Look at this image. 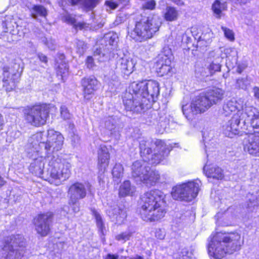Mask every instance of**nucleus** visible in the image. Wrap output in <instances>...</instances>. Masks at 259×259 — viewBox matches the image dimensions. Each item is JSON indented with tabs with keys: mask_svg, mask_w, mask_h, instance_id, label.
Here are the masks:
<instances>
[{
	"mask_svg": "<svg viewBox=\"0 0 259 259\" xmlns=\"http://www.w3.org/2000/svg\"><path fill=\"white\" fill-rule=\"evenodd\" d=\"M223 110L226 116L236 111L225 124L223 129L226 136L232 137L237 134L239 125L250 124L254 128H259V112L256 108L247 105L243 98L232 99L224 105Z\"/></svg>",
	"mask_w": 259,
	"mask_h": 259,
	"instance_id": "f257e3e1",
	"label": "nucleus"
},
{
	"mask_svg": "<svg viewBox=\"0 0 259 259\" xmlns=\"http://www.w3.org/2000/svg\"><path fill=\"white\" fill-rule=\"evenodd\" d=\"M159 94V83L154 80L132 82L123 97L126 110L141 112L151 107Z\"/></svg>",
	"mask_w": 259,
	"mask_h": 259,
	"instance_id": "f03ea898",
	"label": "nucleus"
},
{
	"mask_svg": "<svg viewBox=\"0 0 259 259\" xmlns=\"http://www.w3.org/2000/svg\"><path fill=\"white\" fill-rule=\"evenodd\" d=\"M243 243V238L238 232H218L209 237L208 253L215 258H221L227 253H233L240 250Z\"/></svg>",
	"mask_w": 259,
	"mask_h": 259,
	"instance_id": "7ed1b4c3",
	"label": "nucleus"
},
{
	"mask_svg": "<svg viewBox=\"0 0 259 259\" xmlns=\"http://www.w3.org/2000/svg\"><path fill=\"white\" fill-rule=\"evenodd\" d=\"M165 195L159 190H151L141 197L140 214L146 222H158L166 213Z\"/></svg>",
	"mask_w": 259,
	"mask_h": 259,
	"instance_id": "20e7f679",
	"label": "nucleus"
},
{
	"mask_svg": "<svg viewBox=\"0 0 259 259\" xmlns=\"http://www.w3.org/2000/svg\"><path fill=\"white\" fill-rule=\"evenodd\" d=\"M141 156L145 157L144 160L153 164H157L167 157L171 149L166 147L164 142L157 140L154 144L150 140H142L140 142Z\"/></svg>",
	"mask_w": 259,
	"mask_h": 259,
	"instance_id": "39448f33",
	"label": "nucleus"
},
{
	"mask_svg": "<svg viewBox=\"0 0 259 259\" xmlns=\"http://www.w3.org/2000/svg\"><path fill=\"white\" fill-rule=\"evenodd\" d=\"M161 23L160 17H142L136 22L131 37L140 42L150 39L159 30Z\"/></svg>",
	"mask_w": 259,
	"mask_h": 259,
	"instance_id": "423d86ee",
	"label": "nucleus"
},
{
	"mask_svg": "<svg viewBox=\"0 0 259 259\" xmlns=\"http://www.w3.org/2000/svg\"><path fill=\"white\" fill-rule=\"evenodd\" d=\"M25 247V239L21 235L7 237L0 244V259H21Z\"/></svg>",
	"mask_w": 259,
	"mask_h": 259,
	"instance_id": "0eeeda50",
	"label": "nucleus"
},
{
	"mask_svg": "<svg viewBox=\"0 0 259 259\" xmlns=\"http://www.w3.org/2000/svg\"><path fill=\"white\" fill-rule=\"evenodd\" d=\"M33 140H40L48 154L58 151L62 149L64 137L61 133L54 130L47 132H40L33 135Z\"/></svg>",
	"mask_w": 259,
	"mask_h": 259,
	"instance_id": "6e6552de",
	"label": "nucleus"
},
{
	"mask_svg": "<svg viewBox=\"0 0 259 259\" xmlns=\"http://www.w3.org/2000/svg\"><path fill=\"white\" fill-rule=\"evenodd\" d=\"M132 175L136 181H141L148 186L155 185L160 178L158 171L151 170L149 167L145 165V162L140 160L133 163Z\"/></svg>",
	"mask_w": 259,
	"mask_h": 259,
	"instance_id": "1a4fd4ad",
	"label": "nucleus"
},
{
	"mask_svg": "<svg viewBox=\"0 0 259 259\" xmlns=\"http://www.w3.org/2000/svg\"><path fill=\"white\" fill-rule=\"evenodd\" d=\"M201 186V183L198 180L177 185L172 188V197L176 200L191 201L197 196Z\"/></svg>",
	"mask_w": 259,
	"mask_h": 259,
	"instance_id": "9d476101",
	"label": "nucleus"
},
{
	"mask_svg": "<svg viewBox=\"0 0 259 259\" xmlns=\"http://www.w3.org/2000/svg\"><path fill=\"white\" fill-rule=\"evenodd\" d=\"M210 103L203 93L196 97L190 104L182 105L183 114L188 120H192L195 116L205 112L211 107Z\"/></svg>",
	"mask_w": 259,
	"mask_h": 259,
	"instance_id": "9b49d317",
	"label": "nucleus"
},
{
	"mask_svg": "<svg viewBox=\"0 0 259 259\" xmlns=\"http://www.w3.org/2000/svg\"><path fill=\"white\" fill-rule=\"evenodd\" d=\"M49 112V108L46 105H35L25 110L24 118L31 125L38 127L46 123Z\"/></svg>",
	"mask_w": 259,
	"mask_h": 259,
	"instance_id": "f8f14e48",
	"label": "nucleus"
},
{
	"mask_svg": "<svg viewBox=\"0 0 259 259\" xmlns=\"http://www.w3.org/2000/svg\"><path fill=\"white\" fill-rule=\"evenodd\" d=\"M71 164L67 162L61 161L60 159L52 160L49 162L47 172L54 180L63 182L70 175Z\"/></svg>",
	"mask_w": 259,
	"mask_h": 259,
	"instance_id": "ddd939ff",
	"label": "nucleus"
},
{
	"mask_svg": "<svg viewBox=\"0 0 259 259\" xmlns=\"http://www.w3.org/2000/svg\"><path fill=\"white\" fill-rule=\"evenodd\" d=\"M92 186L89 183H75L68 190V195L71 204H76L79 199L85 197L87 193H91Z\"/></svg>",
	"mask_w": 259,
	"mask_h": 259,
	"instance_id": "4468645a",
	"label": "nucleus"
},
{
	"mask_svg": "<svg viewBox=\"0 0 259 259\" xmlns=\"http://www.w3.org/2000/svg\"><path fill=\"white\" fill-rule=\"evenodd\" d=\"M52 214L50 212L38 215L34 219V224L37 233L42 236L48 234L52 222Z\"/></svg>",
	"mask_w": 259,
	"mask_h": 259,
	"instance_id": "2eb2a0df",
	"label": "nucleus"
},
{
	"mask_svg": "<svg viewBox=\"0 0 259 259\" xmlns=\"http://www.w3.org/2000/svg\"><path fill=\"white\" fill-rule=\"evenodd\" d=\"M244 150L254 157H259V133L247 135L243 141Z\"/></svg>",
	"mask_w": 259,
	"mask_h": 259,
	"instance_id": "dca6fc26",
	"label": "nucleus"
},
{
	"mask_svg": "<svg viewBox=\"0 0 259 259\" xmlns=\"http://www.w3.org/2000/svg\"><path fill=\"white\" fill-rule=\"evenodd\" d=\"M172 55L168 48H164L157 57V67L160 73L163 75L167 74L171 69L170 66Z\"/></svg>",
	"mask_w": 259,
	"mask_h": 259,
	"instance_id": "f3484780",
	"label": "nucleus"
},
{
	"mask_svg": "<svg viewBox=\"0 0 259 259\" xmlns=\"http://www.w3.org/2000/svg\"><path fill=\"white\" fill-rule=\"evenodd\" d=\"M83 88V96L86 100H90L92 97L95 91L97 90L98 81L94 77L84 78L81 81Z\"/></svg>",
	"mask_w": 259,
	"mask_h": 259,
	"instance_id": "a211bd4d",
	"label": "nucleus"
},
{
	"mask_svg": "<svg viewBox=\"0 0 259 259\" xmlns=\"http://www.w3.org/2000/svg\"><path fill=\"white\" fill-rule=\"evenodd\" d=\"M33 135L29 139L26 147V152L27 156L31 159H36L38 156H43L40 151V147H43L40 140H33Z\"/></svg>",
	"mask_w": 259,
	"mask_h": 259,
	"instance_id": "6ab92c4d",
	"label": "nucleus"
},
{
	"mask_svg": "<svg viewBox=\"0 0 259 259\" xmlns=\"http://www.w3.org/2000/svg\"><path fill=\"white\" fill-rule=\"evenodd\" d=\"M98 166L100 171L104 172L109 165L110 154L105 145H101L98 152Z\"/></svg>",
	"mask_w": 259,
	"mask_h": 259,
	"instance_id": "aec40b11",
	"label": "nucleus"
},
{
	"mask_svg": "<svg viewBox=\"0 0 259 259\" xmlns=\"http://www.w3.org/2000/svg\"><path fill=\"white\" fill-rule=\"evenodd\" d=\"M135 64L132 58L124 56L118 60L117 65L122 73L129 75L134 71Z\"/></svg>",
	"mask_w": 259,
	"mask_h": 259,
	"instance_id": "412c9836",
	"label": "nucleus"
},
{
	"mask_svg": "<svg viewBox=\"0 0 259 259\" xmlns=\"http://www.w3.org/2000/svg\"><path fill=\"white\" fill-rule=\"evenodd\" d=\"M224 94L225 91L218 88H214L203 93L210 103L211 106L213 104H217L220 102L224 98Z\"/></svg>",
	"mask_w": 259,
	"mask_h": 259,
	"instance_id": "4be33fe9",
	"label": "nucleus"
},
{
	"mask_svg": "<svg viewBox=\"0 0 259 259\" xmlns=\"http://www.w3.org/2000/svg\"><path fill=\"white\" fill-rule=\"evenodd\" d=\"M32 160L33 161L30 163L29 167L30 171L38 177H41L43 174L45 165L47 161L46 157L40 156Z\"/></svg>",
	"mask_w": 259,
	"mask_h": 259,
	"instance_id": "5701e85b",
	"label": "nucleus"
},
{
	"mask_svg": "<svg viewBox=\"0 0 259 259\" xmlns=\"http://www.w3.org/2000/svg\"><path fill=\"white\" fill-rule=\"evenodd\" d=\"M16 74L11 75L9 72V68L4 67L3 68V86L6 88L7 91H11L15 88V78Z\"/></svg>",
	"mask_w": 259,
	"mask_h": 259,
	"instance_id": "b1692460",
	"label": "nucleus"
},
{
	"mask_svg": "<svg viewBox=\"0 0 259 259\" xmlns=\"http://www.w3.org/2000/svg\"><path fill=\"white\" fill-rule=\"evenodd\" d=\"M107 55V53L103 52L101 49L96 48L94 52V58L92 56H88L86 60V65L88 68H93L95 66L94 60H97L99 62L104 61V58Z\"/></svg>",
	"mask_w": 259,
	"mask_h": 259,
	"instance_id": "393cba45",
	"label": "nucleus"
},
{
	"mask_svg": "<svg viewBox=\"0 0 259 259\" xmlns=\"http://www.w3.org/2000/svg\"><path fill=\"white\" fill-rule=\"evenodd\" d=\"M203 170L207 177L222 180L224 177L222 169L219 167L208 168V166L206 165L204 166Z\"/></svg>",
	"mask_w": 259,
	"mask_h": 259,
	"instance_id": "a878e982",
	"label": "nucleus"
},
{
	"mask_svg": "<svg viewBox=\"0 0 259 259\" xmlns=\"http://www.w3.org/2000/svg\"><path fill=\"white\" fill-rule=\"evenodd\" d=\"M112 221L115 223L120 225L123 223L126 217L125 211L118 207H115L110 214Z\"/></svg>",
	"mask_w": 259,
	"mask_h": 259,
	"instance_id": "bb28decb",
	"label": "nucleus"
},
{
	"mask_svg": "<svg viewBox=\"0 0 259 259\" xmlns=\"http://www.w3.org/2000/svg\"><path fill=\"white\" fill-rule=\"evenodd\" d=\"M136 191V187L131 185V182L128 180L123 182L119 188V195L122 197L128 195H133Z\"/></svg>",
	"mask_w": 259,
	"mask_h": 259,
	"instance_id": "cd10ccee",
	"label": "nucleus"
},
{
	"mask_svg": "<svg viewBox=\"0 0 259 259\" xmlns=\"http://www.w3.org/2000/svg\"><path fill=\"white\" fill-rule=\"evenodd\" d=\"M212 134L211 133H204L203 135V141L204 142V145L205 147V151L207 156H208V153L212 151L217 146L216 141H214L212 138Z\"/></svg>",
	"mask_w": 259,
	"mask_h": 259,
	"instance_id": "c85d7f7f",
	"label": "nucleus"
},
{
	"mask_svg": "<svg viewBox=\"0 0 259 259\" xmlns=\"http://www.w3.org/2000/svg\"><path fill=\"white\" fill-rule=\"evenodd\" d=\"M227 8L226 3H221L219 0H215L212 6V10L217 15H224L223 13L227 10Z\"/></svg>",
	"mask_w": 259,
	"mask_h": 259,
	"instance_id": "c756f323",
	"label": "nucleus"
},
{
	"mask_svg": "<svg viewBox=\"0 0 259 259\" xmlns=\"http://www.w3.org/2000/svg\"><path fill=\"white\" fill-rule=\"evenodd\" d=\"M123 167L120 163H116L112 169V175L115 181H118L123 176Z\"/></svg>",
	"mask_w": 259,
	"mask_h": 259,
	"instance_id": "7c9ffc66",
	"label": "nucleus"
},
{
	"mask_svg": "<svg viewBox=\"0 0 259 259\" xmlns=\"http://www.w3.org/2000/svg\"><path fill=\"white\" fill-rule=\"evenodd\" d=\"M93 212L96 220V224L99 229V231L102 234V235H104L106 229L100 214L95 210H94Z\"/></svg>",
	"mask_w": 259,
	"mask_h": 259,
	"instance_id": "2f4dec72",
	"label": "nucleus"
},
{
	"mask_svg": "<svg viewBox=\"0 0 259 259\" xmlns=\"http://www.w3.org/2000/svg\"><path fill=\"white\" fill-rule=\"evenodd\" d=\"M100 0H83L82 8L86 11H92L99 3Z\"/></svg>",
	"mask_w": 259,
	"mask_h": 259,
	"instance_id": "473e14b6",
	"label": "nucleus"
},
{
	"mask_svg": "<svg viewBox=\"0 0 259 259\" xmlns=\"http://www.w3.org/2000/svg\"><path fill=\"white\" fill-rule=\"evenodd\" d=\"M62 21L72 25L76 28L82 29L85 27L86 24L82 22L76 23L75 17H63Z\"/></svg>",
	"mask_w": 259,
	"mask_h": 259,
	"instance_id": "72a5a7b5",
	"label": "nucleus"
},
{
	"mask_svg": "<svg viewBox=\"0 0 259 259\" xmlns=\"http://www.w3.org/2000/svg\"><path fill=\"white\" fill-rule=\"evenodd\" d=\"M214 37L213 32L208 29L205 33H203L200 36L199 42L204 41L206 45L209 44L211 41L212 38Z\"/></svg>",
	"mask_w": 259,
	"mask_h": 259,
	"instance_id": "f704fd0d",
	"label": "nucleus"
},
{
	"mask_svg": "<svg viewBox=\"0 0 259 259\" xmlns=\"http://www.w3.org/2000/svg\"><path fill=\"white\" fill-rule=\"evenodd\" d=\"M57 74L61 75L62 79L64 80L68 74V67L66 63H62L58 65L57 69Z\"/></svg>",
	"mask_w": 259,
	"mask_h": 259,
	"instance_id": "c9c22d12",
	"label": "nucleus"
},
{
	"mask_svg": "<svg viewBox=\"0 0 259 259\" xmlns=\"http://www.w3.org/2000/svg\"><path fill=\"white\" fill-rule=\"evenodd\" d=\"M250 82L248 76L238 78L236 80V87L239 89L246 90L250 85Z\"/></svg>",
	"mask_w": 259,
	"mask_h": 259,
	"instance_id": "e433bc0d",
	"label": "nucleus"
},
{
	"mask_svg": "<svg viewBox=\"0 0 259 259\" xmlns=\"http://www.w3.org/2000/svg\"><path fill=\"white\" fill-rule=\"evenodd\" d=\"M115 120L112 117L106 118L104 120V126L106 129L111 132L112 134L115 128Z\"/></svg>",
	"mask_w": 259,
	"mask_h": 259,
	"instance_id": "4c0bfd02",
	"label": "nucleus"
},
{
	"mask_svg": "<svg viewBox=\"0 0 259 259\" xmlns=\"http://www.w3.org/2000/svg\"><path fill=\"white\" fill-rule=\"evenodd\" d=\"M117 35L113 32H109L105 34L104 36V39L108 41L110 46H115L117 43Z\"/></svg>",
	"mask_w": 259,
	"mask_h": 259,
	"instance_id": "58836bf2",
	"label": "nucleus"
},
{
	"mask_svg": "<svg viewBox=\"0 0 259 259\" xmlns=\"http://www.w3.org/2000/svg\"><path fill=\"white\" fill-rule=\"evenodd\" d=\"M88 48L87 45L83 41L78 40L76 42V52L82 55L84 54Z\"/></svg>",
	"mask_w": 259,
	"mask_h": 259,
	"instance_id": "ea45409f",
	"label": "nucleus"
},
{
	"mask_svg": "<svg viewBox=\"0 0 259 259\" xmlns=\"http://www.w3.org/2000/svg\"><path fill=\"white\" fill-rule=\"evenodd\" d=\"M132 234V232L130 231H126L116 235L115 239L119 241H123V242H125V241L130 240Z\"/></svg>",
	"mask_w": 259,
	"mask_h": 259,
	"instance_id": "a19ab883",
	"label": "nucleus"
},
{
	"mask_svg": "<svg viewBox=\"0 0 259 259\" xmlns=\"http://www.w3.org/2000/svg\"><path fill=\"white\" fill-rule=\"evenodd\" d=\"M220 49L221 52H223L225 54L224 56H221V59H223L225 57L235 56L237 55V51L234 48H221Z\"/></svg>",
	"mask_w": 259,
	"mask_h": 259,
	"instance_id": "79ce46f5",
	"label": "nucleus"
},
{
	"mask_svg": "<svg viewBox=\"0 0 259 259\" xmlns=\"http://www.w3.org/2000/svg\"><path fill=\"white\" fill-rule=\"evenodd\" d=\"M221 28L227 39L231 41H233L235 40L234 33L233 30L224 26H222Z\"/></svg>",
	"mask_w": 259,
	"mask_h": 259,
	"instance_id": "37998d69",
	"label": "nucleus"
},
{
	"mask_svg": "<svg viewBox=\"0 0 259 259\" xmlns=\"http://www.w3.org/2000/svg\"><path fill=\"white\" fill-rule=\"evenodd\" d=\"M34 12L41 16H46L48 14L47 9L41 5H34L32 8Z\"/></svg>",
	"mask_w": 259,
	"mask_h": 259,
	"instance_id": "c03bdc74",
	"label": "nucleus"
},
{
	"mask_svg": "<svg viewBox=\"0 0 259 259\" xmlns=\"http://www.w3.org/2000/svg\"><path fill=\"white\" fill-rule=\"evenodd\" d=\"M221 65L219 63L212 62L208 67V69L210 74H213L215 72L221 71Z\"/></svg>",
	"mask_w": 259,
	"mask_h": 259,
	"instance_id": "a18cd8bd",
	"label": "nucleus"
},
{
	"mask_svg": "<svg viewBox=\"0 0 259 259\" xmlns=\"http://www.w3.org/2000/svg\"><path fill=\"white\" fill-rule=\"evenodd\" d=\"M42 41L48 47V48L50 50H55L56 48V44L55 40L52 39L51 38H44Z\"/></svg>",
	"mask_w": 259,
	"mask_h": 259,
	"instance_id": "49530a36",
	"label": "nucleus"
},
{
	"mask_svg": "<svg viewBox=\"0 0 259 259\" xmlns=\"http://www.w3.org/2000/svg\"><path fill=\"white\" fill-rule=\"evenodd\" d=\"M61 117L65 120L69 119L71 117V114L67 108L65 106H61L60 109Z\"/></svg>",
	"mask_w": 259,
	"mask_h": 259,
	"instance_id": "de8ad7c7",
	"label": "nucleus"
},
{
	"mask_svg": "<svg viewBox=\"0 0 259 259\" xmlns=\"http://www.w3.org/2000/svg\"><path fill=\"white\" fill-rule=\"evenodd\" d=\"M151 47V45L148 44L142 45L139 49V53L144 56H146L148 54V52L150 51Z\"/></svg>",
	"mask_w": 259,
	"mask_h": 259,
	"instance_id": "09e8293b",
	"label": "nucleus"
},
{
	"mask_svg": "<svg viewBox=\"0 0 259 259\" xmlns=\"http://www.w3.org/2000/svg\"><path fill=\"white\" fill-rule=\"evenodd\" d=\"M258 205L259 202L257 199L250 201L248 204V210L251 212L254 211Z\"/></svg>",
	"mask_w": 259,
	"mask_h": 259,
	"instance_id": "8fccbe9b",
	"label": "nucleus"
},
{
	"mask_svg": "<svg viewBox=\"0 0 259 259\" xmlns=\"http://www.w3.org/2000/svg\"><path fill=\"white\" fill-rule=\"evenodd\" d=\"M164 16H177L178 15L177 11L174 7H167Z\"/></svg>",
	"mask_w": 259,
	"mask_h": 259,
	"instance_id": "3c124183",
	"label": "nucleus"
},
{
	"mask_svg": "<svg viewBox=\"0 0 259 259\" xmlns=\"http://www.w3.org/2000/svg\"><path fill=\"white\" fill-rule=\"evenodd\" d=\"M155 235L157 239L162 240L165 237V232L164 230L158 229L156 230Z\"/></svg>",
	"mask_w": 259,
	"mask_h": 259,
	"instance_id": "603ef678",
	"label": "nucleus"
},
{
	"mask_svg": "<svg viewBox=\"0 0 259 259\" xmlns=\"http://www.w3.org/2000/svg\"><path fill=\"white\" fill-rule=\"evenodd\" d=\"M6 34H10L8 33V29L6 26V23L5 22H3L2 26H0V38L4 36Z\"/></svg>",
	"mask_w": 259,
	"mask_h": 259,
	"instance_id": "864d4df0",
	"label": "nucleus"
},
{
	"mask_svg": "<svg viewBox=\"0 0 259 259\" xmlns=\"http://www.w3.org/2000/svg\"><path fill=\"white\" fill-rule=\"evenodd\" d=\"M155 2L153 0H152L146 3L144 7L147 9L152 10L155 8Z\"/></svg>",
	"mask_w": 259,
	"mask_h": 259,
	"instance_id": "5fc2aeb1",
	"label": "nucleus"
},
{
	"mask_svg": "<svg viewBox=\"0 0 259 259\" xmlns=\"http://www.w3.org/2000/svg\"><path fill=\"white\" fill-rule=\"evenodd\" d=\"M69 204L70 207H72V209L74 212L76 213L79 210V205L78 203V201L76 203V204H71L70 203V199L69 200Z\"/></svg>",
	"mask_w": 259,
	"mask_h": 259,
	"instance_id": "6e6d98bb",
	"label": "nucleus"
},
{
	"mask_svg": "<svg viewBox=\"0 0 259 259\" xmlns=\"http://www.w3.org/2000/svg\"><path fill=\"white\" fill-rule=\"evenodd\" d=\"M38 58L39 59V60L44 63H47L48 62V58L47 57L44 55V54L41 53H38L37 54Z\"/></svg>",
	"mask_w": 259,
	"mask_h": 259,
	"instance_id": "4d7b16f0",
	"label": "nucleus"
},
{
	"mask_svg": "<svg viewBox=\"0 0 259 259\" xmlns=\"http://www.w3.org/2000/svg\"><path fill=\"white\" fill-rule=\"evenodd\" d=\"M158 126H160V128H159V127H158V132L160 133H162L165 128H166V122H163V121H161V122H159L158 124L157 125Z\"/></svg>",
	"mask_w": 259,
	"mask_h": 259,
	"instance_id": "13d9d810",
	"label": "nucleus"
},
{
	"mask_svg": "<svg viewBox=\"0 0 259 259\" xmlns=\"http://www.w3.org/2000/svg\"><path fill=\"white\" fill-rule=\"evenodd\" d=\"M246 65L245 64H238L237 67V72L239 73H241L246 68Z\"/></svg>",
	"mask_w": 259,
	"mask_h": 259,
	"instance_id": "bf43d9fd",
	"label": "nucleus"
},
{
	"mask_svg": "<svg viewBox=\"0 0 259 259\" xmlns=\"http://www.w3.org/2000/svg\"><path fill=\"white\" fill-rule=\"evenodd\" d=\"M253 93L254 97L256 99H259V87H254L253 88Z\"/></svg>",
	"mask_w": 259,
	"mask_h": 259,
	"instance_id": "052dcab7",
	"label": "nucleus"
},
{
	"mask_svg": "<svg viewBox=\"0 0 259 259\" xmlns=\"http://www.w3.org/2000/svg\"><path fill=\"white\" fill-rule=\"evenodd\" d=\"M79 140H80V138L78 136V135L73 134V135L72 136L71 141L74 144L77 143L79 141Z\"/></svg>",
	"mask_w": 259,
	"mask_h": 259,
	"instance_id": "680f3d73",
	"label": "nucleus"
},
{
	"mask_svg": "<svg viewBox=\"0 0 259 259\" xmlns=\"http://www.w3.org/2000/svg\"><path fill=\"white\" fill-rule=\"evenodd\" d=\"M118 255L117 254L108 253L105 257V259H118Z\"/></svg>",
	"mask_w": 259,
	"mask_h": 259,
	"instance_id": "e2e57ef3",
	"label": "nucleus"
},
{
	"mask_svg": "<svg viewBox=\"0 0 259 259\" xmlns=\"http://www.w3.org/2000/svg\"><path fill=\"white\" fill-rule=\"evenodd\" d=\"M106 3L111 7V8L114 9L116 8L118 6V4L114 2H106Z\"/></svg>",
	"mask_w": 259,
	"mask_h": 259,
	"instance_id": "0e129e2a",
	"label": "nucleus"
},
{
	"mask_svg": "<svg viewBox=\"0 0 259 259\" xmlns=\"http://www.w3.org/2000/svg\"><path fill=\"white\" fill-rule=\"evenodd\" d=\"M233 208L232 207H229L226 211L224 213V217L226 218L229 216L230 213H232L233 211Z\"/></svg>",
	"mask_w": 259,
	"mask_h": 259,
	"instance_id": "69168bd1",
	"label": "nucleus"
},
{
	"mask_svg": "<svg viewBox=\"0 0 259 259\" xmlns=\"http://www.w3.org/2000/svg\"><path fill=\"white\" fill-rule=\"evenodd\" d=\"M81 0H69V2L72 5L78 4Z\"/></svg>",
	"mask_w": 259,
	"mask_h": 259,
	"instance_id": "338daca9",
	"label": "nucleus"
},
{
	"mask_svg": "<svg viewBox=\"0 0 259 259\" xmlns=\"http://www.w3.org/2000/svg\"><path fill=\"white\" fill-rule=\"evenodd\" d=\"M4 119L2 115L0 114V130H2V126L4 124Z\"/></svg>",
	"mask_w": 259,
	"mask_h": 259,
	"instance_id": "774afa93",
	"label": "nucleus"
}]
</instances>
